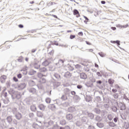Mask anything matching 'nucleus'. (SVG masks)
<instances>
[{
	"label": "nucleus",
	"instance_id": "nucleus-1",
	"mask_svg": "<svg viewBox=\"0 0 129 129\" xmlns=\"http://www.w3.org/2000/svg\"><path fill=\"white\" fill-rule=\"evenodd\" d=\"M52 79L55 81H60L62 79V78H61V75L59 73H55L53 74Z\"/></svg>",
	"mask_w": 129,
	"mask_h": 129
},
{
	"label": "nucleus",
	"instance_id": "nucleus-2",
	"mask_svg": "<svg viewBox=\"0 0 129 129\" xmlns=\"http://www.w3.org/2000/svg\"><path fill=\"white\" fill-rule=\"evenodd\" d=\"M17 93L18 92H16V91L14 90H11L9 91V93L10 94V95H11L12 99H15V97Z\"/></svg>",
	"mask_w": 129,
	"mask_h": 129
},
{
	"label": "nucleus",
	"instance_id": "nucleus-3",
	"mask_svg": "<svg viewBox=\"0 0 129 129\" xmlns=\"http://www.w3.org/2000/svg\"><path fill=\"white\" fill-rule=\"evenodd\" d=\"M117 105L118 107H119L120 110H125L126 108L125 107V104L121 102H119L118 104H117Z\"/></svg>",
	"mask_w": 129,
	"mask_h": 129
},
{
	"label": "nucleus",
	"instance_id": "nucleus-4",
	"mask_svg": "<svg viewBox=\"0 0 129 129\" xmlns=\"http://www.w3.org/2000/svg\"><path fill=\"white\" fill-rule=\"evenodd\" d=\"M28 90L31 94H36L37 93V89L35 88H28Z\"/></svg>",
	"mask_w": 129,
	"mask_h": 129
},
{
	"label": "nucleus",
	"instance_id": "nucleus-5",
	"mask_svg": "<svg viewBox=\"0 0 129 129\" xmlns=\"http://www.w3.org/2000/svg\"><path fill=\"white\" fill-rule=\"evenodd\" d=\"M14 116L15 117L16 119H17V120H21V119H22L23 115H22V113L19 112L18 113L14 115Z\"/></svg>",
	"mask_w": 129,
	"mask_h": 129
},
{
	"label": "nucleus",
	"instance_id": "nucleus-6",
	"mask_svg": "<svg viewBox=\"0 0 129 129\" xmlns=\"http://www.w3.org/2000/svg\"><path fill=\"white\" fill-rule=\"evenodd\" d=\"M80 78L81 79H83V80H85V79H87V75L84 73H82L80 75Z\"/></svg>",
	"mask_w": 129,
	"mask_h": 129
},
{
	"label": "nucleus",
	"instance_id": "nucleus-7",
	"mask_svg": "<svg viewBox=\"0 0 129 129\" xmlns=\"http://www.w3.org/2000/svg\"><path fill=\"white\" fill-rule=\"evenodd\" d=\"M85 100L87 102H90V101H92V97L89 95H87Z\"/></svg>",
	"mask_w": 129,
	"mask_h": 129
},
{
	"label": "nucleus",
	"instance_id": "nucleus-8",
	"mask_svg": "<svg viewBox=\"0 0 129 129\" xmlns=\"http://www.w3.org/2000/svg\"><path fill=\"white\" fill-rule=\"evenodd\" d=\"M96 125L99 128H102L103 127H104V123L102 122H98L96 123Z\"/></svg>",
	"mask_w": 129,
	"mask_h": 129
},
{
	"label": "nucleus",
	"instance_id": "nucleus-9",
	"mask_svg": "<svg viewBox=\"0 0 129 129\" xmlns=\"http://www.w3.org/2000/svg\"><path fill=\"white\" fill-rule=\"evenodd\" d=\"M38 108L40 109V110H42V111H44L45 110V106L43 104H40L38 105Z\"/></svg>",
	"mask_w": 129,
	"mask_h": 129
},
{
	"label": "nucleus",
	"instance_id": "nucleus-10",
	"mask_svg": "<svg viewBox=\"0 0 129 129\" xmlns=\"http://www.w3.org/2000/svg\"><path fill=\"white\" fill-rule=\"evenodd\" d=\"M37 73L36 71H34V70L31 69L28 72V75H30V76H32L33 75H35Z\"/></svg>",
	"mask_w": 129,
	"mask_h": 129
},
{
	"label": "nucleus",
	"instance_id": "nucleus-11",
	"mask_svg": "<svg viewBox=\"0 0 129 129\" xmlns=\"http://www.w3.org/2000/svg\"><path fill=\"white\" fill-rule=\"evenodd\" d=\"M72 75L71 74V73H70V72H67L64 73L63 76H64V78H70V77H71Z\"/></svg>",
	"mask_w": 129,
	"mask_h": 129
},
{
	"label": "nucleus",
	"instance_id": "nucleus-12",
	"mask_svg": "<svg viewBox=\"0 0 129 129\" xmlns=\"http://www.w3.org/2000/svg\"><path fill=\"white\" fill-rule=\"evenodd\" d=\"M18 87L19 88H20V89H24V88H26V83H21L18 85Z\"/></svg>",
	"mask_w": 129,
	"mask_h": 129
},
{
	"label": "nucleus",
	"instance_id": "nucleus-13",
	"mask_svg": "<svg viewBox=\"0 0 129 129\" xmlns=\"http://www.w3.org/2000/svg\"><path fill=\"white\" fill-rule=\"evenodd\" d=\"M93 111L95 113H96V114H100V113L101 112V110L98 108H95L93 109Z\"/></svg>",
	"mask_w": 129,
	"mask_h": 129
},
{
	"label": "nucleus",
	"instance_id": "nucleus-14",
	"mask_svg": "<svg viewBox=\"0 0 129 129\" xmlns=\"http://www.w3.org/2000/svg\"><path fill=\"white\" fill-rule=\"evenodd\" d=\"M31 127L34 129H38L40 127V126L37 123L34 122L31 125Z\"/></svg>",
	"mask_w": 129,
	"mask_h": 129
},
{
	"label": "nucleus",
	"instance_id": "nucleus-15",
	"mask_svg": "<svg viewBox=\"0 0 129 129\" xmlns=\"http://www.w3.org/2000/svg\"><path fill=\"white\" fill-rule=\"evenodd\" d=\"M12 116H8L6 120H7V122L8 123L11 124L12 123V122L13 121V118H12Z\"/></svg>",
	"mask_w": 129,
	"mask_h": 129
},
{
	"label": "nucleus",
	"instance_id": "nucleus-16",
	"mask_svg": "<svg viewBox=\"0 0 129 129\" xmlns=\"http://www.w3.org/2000/svg\"><path fill=\"white\" fill-rule=\"evenodd\" d=\"M30 110L33 112H36L37 111V107L35 105H31L30 106Z\"/></svg>",
	"mask_w": 129,
	"mask_h": 129
},
{
	"label": "nucleus",
	"instance_id": "nucleus-17",
	"mask_svg": "<svg viewBox=\"0 0 129 129\" xmlns=\"http://www.w3.org/2000/svg\"><path fill=\"white\" fill-rule=\"evenodd\" d=\"M85 85L87 87H92L93 86V83H91L90 81H88L85 83Z\"/></svg>",
	"mask_w": 129,
	"mask_h": 129
},
{
	"label": "nucleus",
	"instance_id": "nucleus-18",
	"mask_svg": "<svg viewBox=\"0 0 129 129\" xmlns=\"http://www.w3.org/2000/svg\"><path fill=\"white\" fill-rule=\"evenodd\" d=\"M95 120L98 121V122H100L102 120V118L99 115H97L95 118Z\"/></svg>",
	"mask_w": 129,
	"mask_h": 129
},
{
	"label": "nucleus",
	"instance_id": "nucleus-19",
	"mask_svg": "<svg viewBox=\"0 0 129 129\" xmlns=\"http://www.w3.org/2000/svg\"><path fill=\"white\" fill-rule=\"evenodd\" d=\"M107 118L109 121H111L113 119V115L112 114H108L107 116Z\"/></svg>",
	"mask_w": 129,
	"mask_h": 129
},
{
	"label": "nucleus",
	"instance_id": "nucleus-20",
	"mask_svg": "<svg viewBox=\"0 0 129 129\" xmlns=\"http://www.w3.org/2000/svg\"><path fill=\"white\" fill-rule=\"evenodd\" d=\"M73 13L75 16H77V15H78L77 16V18H79V17H80V14H79V11H78V10L75 9L73 11Z\"/></svg>",
	"mask_w": 129,
	"mask_h": 129
},
{
	"label": "nucleus",
	"instance_id": "nucleus-21",
	"mask_svg": "<svg viewBox=\"0 0 129 129\" xmlns=\"http://www.w3.org/2000/svg\"><path fill=\"white\" fill-rule=\"evenodd\" d=\"M67 119L68 120H71L73 118V115L71 113L67 114L66 115Z\"/></svg>",
	"mask_w": 129,
	"mask_h": 129
},
{
	"label": "nucleus",
	"instance_id": "nucleus-22",
	"mask_svg": "<svg viewBox=\"0 0 129 129\" xmlns=\"http://www.w3.org/2000/svg\"><path fill=\"white\" fill-rule=\"evenodd\" d=\"M82 124H83V123L82 122L81 120H79L76 122V125L77 126H79L80 127V126H82Z\"/></svg>",
	"mask_w": 129,
	"mask_h": 129
},
{
	"label": "nucleus",
	"instance_id": "nucleus-23",
	"mask_svg": "<svg viewBox=\"0 0 129 129\" xmlns=\"http://www.w3.org/2000/svg\"><path fill=\"white\" fill-rule=\"evenodd\" d=\"M37 116L38 117H40L41 118H42V117H44V114H43V112L41 111H37Z\"/></svg>",
	"mask_w": 129,
	"mask_h": 129
},
{
	"label": "nucleus",
	"instance_id": "nucleus-24",
	"mask_svg": "<svg viewBox=\"0 0 129 129\" xmlns=\"http://www.w3.org/2000/svg\"><path fill=\"white\" fill-rule=\"evenodd\" d=\"M50 61H48V60L46 59L42 63V66H48L50 64Z\"/></svg>",
	"mask_w": 129,
	"mask_h": 129
},
{
	"label": "nucleus",
	"instance_id": "nucleus-25",
	"mask_svg": "<svg viewBox=\"0 0 129 129\" xmlns=\"http://www.w3.org/2000/svg\"><path fill=\"white\" fill-rule=\"evenodd\" d=\"M88 117L90 118V119H93L94 118V114L92 113H88Z\"/></svg>",
	"mask_w": 129,
	"mask_h": 129
},
{
	"label": "nucleus",
	"instance_id": "nucleus-26",
	"mask_svg": "<svg viewBox=\"0 0 129 129\" xmlns=\"http://www.w3.org/2000/svg\"><path fill=\"white\" fill-rule=\"evenodd\" d=\"M40 72L45 73L47 72L48 71V70H47V68L46 67H42L39 69Z\"/></svg>",
	"mask_w": 129,
	"mask_h": 129
},
{
	"label": "nucleus",
	"instance_id": "nucleus-27",
	"mask_svg": "<svg viewBox=\"0 0 129 129\" xmlns=\"http://www.w3.org/2000/svg\"><path fill=\"white\" fill-rule=\"evenodd\" d=\"M108 124L109 125V126H110L111 127H114V126L116 125L114 122L111 121L108 122Z\"/></svg>",
	"mask_w": 129,
	"mask_h": 129
},
{
	"label": "nucleus",
	"instance_id": "nucleus-28",
	"mask_svg": "<svg viewBox=\"0 0 129 129\" xmlns=\"http://www.w3.org/2000/svg\"><path fill=\"white\" fill-rule=\"evenodd\" d=\"M60 85H61V83L60 82H55L53 83V86L55 88H56L57 87H59V86Z\"/></svg>",
	"mask_w": 129,
	"mask_h": 129
},
{
	"label": "nucleus",
	"instance_id": "nucleus-29",
	"mask_svg": "<svg viewBox=\"0 0 129 129\" xmlns=\"http://www.w3.org/2000/svg\"><path fill=\"white\" fill-rule=\"evenodd\" d=\"M12 112L14 114V115L19 113V112H18V109H17V108H14L12 110Z\"/></svg>",
	"mask_w": 129,
	"mask_h": 129
},
{
	"label": "nucleus",
	"instance_id": "nucleus-30",
	"mask_svg": "<svg viewBox=\"0 0 129 129\" xmlns=\"http://www.w3.org/2000/svg\"><path fill=\"white\" fill-rule=\"evenodd\" d=\"M60 99H61V100H64V101L67 100L68 99L67 95H66V94L62 95L60 98Z\"/></svg>",
	"mask_w": 129,
	"mask_h": 129
},
{
	"label": "nucleus",
	"instance_id": "nucleus-31",
	"mask_svg": "<svg viewBox=\"0 0 129 129\" xmlns=\"http://www.w3.org/2000/svg\"><path fill=\"white\" fill-rule=\"evenodd\" d=\"M80 120L82 121V123H83V122H86V121H87V117H82Z\"/></svg>",
	"mask_w": 129,
	"mask_h": 129
},
{
	"label": "nucleus",
	"instance_id": "nucleus-32",
	"mask_svg": "<svg viewBox=\"0 0 129 129\" xmlns=\"http://www.w3.org/2000/svg\"><path fill=\"white\" fill-rule=\"evenodd\" d=\"M56 65L59 64V65H61V66H63V64H64V60H62V59H59L58 60V62L57 63H55Z\"/></svg>",
	"mask_w": 129,
	"mask_h": 129
},
{
	"label": "nucleus",
	"instance_id": "nucleus-33",
	"mask_svg": "<svg viewBox=\"0 0 129 129\" xmlns=\"http://www.w3.org/2000/svg\"><path fill=\"white\" fill-rule=\"evenodd\" d=\"M21 93H17L16 95H15V97L16 98H17V99H20V98H21Z\"/></svg>",
	"mask_w": 129,
	"mask_h": 129
},
{
	"label": "nucleus",
	"instance_id": "nucleus-34",
	"mask_svg": "<svg viewBox=\"0 0 129 129\" xmlns=\"http://www.w3.org/2000/svg\"><path fill=\"white\" fill-rule=\"evenodd\" d=\"M74 99H75V100H76L77 101H78L80 100V97H79V96L77 95H76L74 96Z\"/></svg>",
	"mask_w": 129,
	"mask_h": 129
},
{
	"label": "nucleus",
	"instance_id": "nucleus-35",
	"mask_svg": "<svg viewBox=\"0 0 129 129\" xmlns=\"http://www.w3.org/2000/svg\"><path fill=\"white\" fill-rule=\"evenodd\" d=\"M59 123L61 125H65L66 124V120L62 119L60 121Z\"/></svg>",
	"mask_w": 129,
	"mask_h": 129
},
{
	"label": "nucleus",
	"instance_id": "nucleus-36",
	"mask_svg": "<svg viewBox=\"0 0 129 129\" xmlns=\"http://www.w3.org/2000/svg\"><path fill=\"white\" fill-rule=\"evenodd\" d=\"M96 80H95V78L93 77H90V82H91V83H95L96 82Z\"/></svg>",
	"mask_w": 129,
	"mask_h": 129
},
{
	"label": "nucleus",
	"instance_id": "nucleus-37",
	"mask_svg": "<svg viewBox=\"0 0 129 129\" xmlns=\"http://www.w3.org/2000/svg\"><path fill=\"white\" fill-rule=\"evenodd\" d=\"M124 127L125 129L129 128V123L128 122H124Z\"/></svg>",
	"mask_w": 129,
	"mask_h": 129
},
{
	"label": "nucleus",
	"instance_id": "nucleus-38",
	"mask_svg": "<svg viewBox=\"0 0 129 129\" xmlns=\"http://www.w3.org/2000/svg\"><path fill=\"white\" fill-rule=\"evenodd\" d=\"M39 82L40 83H46V79L44 78H41V79H40Z\"/></svg>",
	"mask_w": 129,
	"mask_h": 129
},
{
	"label": "nucleus",
	"instance_id": "nucleus-39",
	"mask_svg": "<svg viewBox=\"0 0 129 129\" xmlns=\"http://www.w3.org/2000/svg\"><path fill=\"white\" fill-rule=\"evenodd\" d=\"M49 129H59V125H58L57 124H55L53 125V127H50Z\"/></svg>",
	"mask_w": 129,
	"mask_h": 129
},
{
	"label": "nucleus",
	"instance_id": "nucleus-40",
	"mask_svg": "<svg viewBox=\"0 0 129 129\" xmlns=\"http://www.w3.org/2000/svg\"><path fill=\"white\" fill-rule=\"evenodd\" d=\"M44 76H45L41 73H38L37 74V77H38V78H40V79H41V78H43Z\"/></svg>",
	"mask_w": 129,
	"mask_h": 129
},
{
	"label": "nucleus",
	"instance_id": "nucleus-41",
	"mask_svg": "<svg viewBox=\"0 0 129 129\" xmlns=\"http://www.w3.org/2000/svg\"><path fill=\"white\" fill-rule=\"evenodd\" d=\"M108 82L111 85H112V84L114 83V80H113V79H109Z\"/></svg>",
	"mask_w": 129,
	"mask_h": 129
},
{
	"label": "nucleus",
	"instance_id": "nucleus-42",
	"mask_svg": "<svg viewBox=\"0 0 129 129\" xmlns=\"http://www.w3.org/2000/svg\"><path fill=\"white\" fill-rule=\"evenodd\" d=\"M112 110L114 112H116V111H117V107H116V106H112Z\"/></svg>",
	"mask_w": 129,
	"mask_h": 129
},
{
	"label": "nucleus",
	"instance_id": "nucleus-43",
	"mask_svg": "<svg viewBox=\"0 0 129 129\" xmlns=\"http://www.w3.org/2000/svg\"><path fill=\"white\" fill-rule=\"evenodd\" d=\"M75 68L76 69H77L78 70H80V69H81L82 67L80 64H77L75 66Z\"/></svg>",
	"mask_w": 129,
	"mask_h": 129
},
{
	"label": "nucleus",
	"instance_id": "nucleus-44",
	"mask_svg": "<svg viewBox=\"0 0 129 129\" xmlns=\"http://www.w3.org/2000/svg\"><path fill=\"white\" fill-rule=\"evenodd\" d=\"M95 100L98 101V102H100L101 101V98L100 96H97L95 98Z\"/></svg>",
	"mask_w": 129,
	"mask_h": 129
},
{
	"label": "nucleus",
	"instance_id": "nucleus-45",
	"mask_svg": "<svg viewBox=\"0 0 129 129\" xmlns=\"http://www.w3.org/2000/svg\"><path fill=\"white\" fill-rule=\"evenodd\" d=\"M101 112H102V115H103V116H105V115L107 114V111H105V110H102Z\"/></svg>",
	"mask_w": 129,
	"mask_h": 129
},
{
	"label": "nucleus",
	"instance_id": "nucleus-46",
	"mask_svg": "<svg viewBox=\"0 0 129 129\" xmlns=\"http://www.w3.org/2000/svg\"><path fill=\"white\" fill-rule=\"evenodd\" d=\"M12 122H13V124H14V125H18V124H19V122L18 121V120H17L16 119H14L12 121Z\"/></svg>",
	"mask_w": 129,
	"mask_h": 129
},
{
	"label": "nucleus",
	"instance_id": "nucleus-47",
	"mask_svg": "<svg viewBox=\"0 0 129 129\" xmlns=\"http://www.w3.org/2000/svg\"><path fill=\"white\" fill-rule=\"evenodd\" d=\"M59 129H71L70 126L69 125L65 126L64 127L60 126L59 127Z\"/></svg>",
	"mask_w": 129,
	"mask_h": 129
},
{
	"label": "nucleus",
	"instance_id": "nucleus-48",
	"mask_svg": "<svg viewBox=\"0 0 129 129\" xmlns=\"http://www.w3.org/2000/svg\"><path fill=\"white\" fill-rule=\"evenodd\" d=\"M1 80H4L6 81V79H7V76L3 75L0 78Z\"/></svg>",
	"mask_w": 129,
	"mask_h": 129
},
{
	"label": "nucleus",
	"instance_id": "nucleus-49",
	"mask_svg": "<svg viewBox=\"0 0 129 129\" xmlns=\"http://www.w3.org/2000/svg\"><path fill=\"white\" fill-rule=\"evenodd\" d=\"M101 72H102V71H101L100 72H98L96 73V75H97L98 77H102V75H101Z\"/></svg>",
	"mask_w": 129,
	"mask_h": 129
},
{
	"label": "nucleus",
	"instance_id": "nucleus-50",
	"mask_svg": "<svg viewBox=\"0 0 129 129\" xmlns=\"http://www.w3.org/2000/svg\"><path fill=\"white\" fill-rule=\"evenodd\" d=\"M45 102H46V103H51V99L50 98H47L45 99Z\"/></svg>",
	"mask_w": 129,
	"mask_h": 129
},
{
	"label": "nucleus",
	"instance_id": "nucleus-51",
	"mask_svg": "<svg viewBox=\"0 0 129 129\" xmlns=\"http://www.w3.org/2000/svg\"><path fill=\"white\" fill-rule=\"evenodd\" d=\"M96 82L97 83V85H101V84H102V81H101V80L97 81Z\"/></svg>",
	"mask_w": 129,
	"mask_h": 129
},
{
	"label": "nucleus",
	"instance_id": "nucleus-52",
	"mask_svg": "<svg viewBox=\"0 0 129 129\" xmlns=\"http://www.w3.org/2000/svg\"><path fill=\"white\" fill-rule=\"evenodd\" d=\"M113 96L115 99H117V98H118V94L115 93L113 94Z\"/></svg>",
	"mask_w": 129,
	"mask_h": 129
},
{
	"label": "nucleus",
	"instance_id": "nucleus-53",
	"mask_svg": "<svg viewBox=\"0 0 129 129\" xmlns=\"http://www.w3.org/2000/svg\"><path fill=\"white\" fill-rule=\"evenodd\" d=\"M104 107L105 109H108V108H109V105L105 104H104Z\"/></svg>",
	"mask_w": 129,
	"mask_h": 129
},
{
	"label": "nucleus",
	"instance_id": "nucleus-54",
	"mask_svg": "<svg viewBox=\"0 0 129 129\" xmlns=\"http://www.w3.org/2000/svg\"><path fill=\"white\" fill-rule=\"evenodd\" d=\"M34 113H30L29 114V116L30 118H33V117H34Z\"/></svg>",
	"mask_w": 129,
	"mask_h": 129
},
{
	"label": "nucleus",
	"instance_id": "nucleus-55",
	"mask_svg": "<svg viewBox=\"0 0 129 129\" xmlns=\"http://www.w3.org/2000/svg\"><path fill=\"white\" fill-rule=\"evenodd\" d=\"M48 125H49L50 126H51V125H53V124H54V121L50 120L48 122Z\"/></svg>",
	"mask_w": 129,
	"mask_h": 129
},
{
	"label": "nucleus",
	"instance_id": "nucleus-56",
	"mask_svg": "<svg viewBox=\"0 0 129 129\" xmlns=\"http://www.w3.org/2000/svg\"><path fill=\"white\" fill-rule=\"evenodd\" d=\"M29 84H32V85H31V86H34V85H35V82L33 80H31L29 82Z\"/></svg>",
	"mask_w": 129,
	"mask_h": 129
},
{
	"label": "nucleus",
	"instance_id": "nucleus-57",
	"mask_svg": "<svg viewBox=\"0 0 129 129\" xmlns=\"http://www.w3.org/2000/svg\"><path fill=\"white\" fill-rule=\"evenodd\" d=\"M108 119V118H107V117H106V116H105L104 117V122H107V123H108V122H109V121H108V119Z\"/></svg>",
	"mask_w": 129,
	"mask_h": 129
},
{
	"label": "nucleus",
	"instance_id": "nucleus-58",
	"mask_svg": "<svg viewBox=\"0 0 129 129\" xmlns=\"http://www.w3.org/2000/svg\"><path fill=\"white\" fill-rule=\"evenodd\" d=\"M98 54L100 56V57H104L105 56V54H104L103 52H99Z\"/></svg>",
	"mask_w": 129,
	"mask_h": 129
},
{
	"label": "nucleus",
	"instance_id": "nucleus-59",
	"mask_svg": "<svg viewBox=\"0 0 129 129\" xmlns=\"http://www.w3.org/2000/svg\"><path fill=\"white\" fill-rule=\"evenodd\" d=\"M13 80L15 81V82H18V81H19V80L16 77H14L13 78Z\"/></svg>",
	"mask_w": 129,
	"mask_h": 129
},
{
	"label": "nucleus",
	"instance_id": "nucleus-60",
	"mask_svg": "<svg viewBox=\"0 0 129 129\" xmlns=\"http://www.w3.org/2000/svg\"><path fill=\"white\" fill-rule=\"evenodd\" d=\"M71 94H72V95H73L74 96H75V95H76V92L74 91H72L71 92Z\"/></svg>",
	"mask_w": 129,
	"mask_h": 129
},
{
	"label": "nucleus",
	"instance_id": "nucleus-61",
	"mask_svg": "<svg viewBox=\"0 0 129 129\" xmlns=\"http://www.w3.org/2000/svg\"><path fill=\"white\" fill-rule=\"evenodd\" d=\"M22 74H19L17 75V77L19 79H21V78H22Z\"/></svg>",
	"mask_w": 129,
	"mask_h": 129
},
{
	"label": "nucleus",
	"instance_id": "nucleus-62",
	"mask_svg": "<svg viewBox=\"0 0 129 129\" xmlns=\"http://www.w3.org/2000/svg\"><path fill=\"white\" fill-rule=\"evenodd\" d=\"M88 129H95V127L93 125H89L88 126Z\"/></svg>",
	"mask_w": 129,
	"mask_h": 129
},
{
	"label": "nucleus",
	"instance_id": "nucleus-63",
	"mask_svg": "<svg viewBox=\"0 0 129 129\" xmlns=\"http://www.w3.org/2000/svg\"><path fill=\"white\" fill-rule=\"evenodd\" d=\"M117 120H118V118L117 117L113 118V121H114V122H117Z\"/></svg>",
	"mask_w": 129,
	"mask_h": 129
},
{
	"label": "nucleus",
	"instance_id": "nucleus-64",
	"mask_svg": "<svg viewBox=\"0 0 129 129\" xmlns=\"http://www.w3.org/2000/svg\"><path fill=\"white\" fill-rule=\"evenodd\" d=\"M74 38H75V35H71L70 36V39H71V40L74 39Z\"/></svg>",
	"mask_w": 129,
	"mask_h": 129
}]
</instances>
